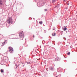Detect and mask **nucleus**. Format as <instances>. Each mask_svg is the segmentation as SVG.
Segmentation results:
<instances>
[{
	"mask_svg": "<svg viewBox=\"0 0 77 77\" xmlns=\"http://www.w3.org/2000/svg\"><path fill=\"white\" fill-rule=\"evenodd\" d=\"M19 35L20 38H24V33H23V32L22 31L21 32H20Z\"/></svg>",
	"mask_w": 77,
	"mask_h": 77,
	"instance_id": "2",
	"label": "nucleus"
},
{
	"mask_svg": "<svg viewBox=\"0 0 77 77\" xmlns=\"http://www.w3.org/2000/svg\"><path fill=\"white\" fill-rule=\"evenodd\" d=\"M8 50L10 53H12L14 51V49L11 47H10L8 48Z\"/></svg>",
	"mask_w": 77,
	"mask_h": 77,
	"instance_id": "3",
	"label": "nucleus"
},
{
	"mask_svg": "<svg viewBox=\"0 0 77 77\" xmlns=\"http://www.w3.org/2000/svg\"><path fill=\"white\" fill-rule=\"evenodd\" d=\"M64 28H63V30H64V31H65V30H66V29L67 28L66 27V26H64Z\"/></svg>",
	"mask_w": 77,
	"mask_h": 77,
	"instance_id": "5",
	"label": "nucleus"
},
{
	"mask_svg": "<svg viewBox=\"0 0 77 77\" xmlns=\"http://www.w3.org/2000/svg\"><path fill=\"white\" fill-rule=\"evenodd\" d=\"M55 1H56V0H52V2L54 3V2H55Z\"/></svg>",
	"mask_w": 77,
	"mask_h": 77,
	"instance_id": "9",
	"label": "nucleus"
},
{
	"mask_svg": "<svg viewBox=\"0 0 77 77\" xmlns=\"http://www.w3.org/2000/svg\"><path fill=\"white\" fill-rule=\"evenodd\" d=\"M45 11H47V9H45Z\"/></svg>",
	"mask_w": 77,
	"mask_h": 77,
	"instance_id": "13",
	"label": "nucleus"
},
{
	"mask_svg": "<svg viewBox=\"0 0 77 77\" xmlns=\"http://www.w3.org/2000/svg\"><path fill=\"white\" fill-rule=\"evenodd\" d=\"M52 35V36H55L56 35V33H53Z\"/></svg>",
	"mask_w": 77,
	"mask_h": 77,
	"instance_id": "6",
	"label": "nucleus"
},
{
	"mask_svg": "<svg viewBox=\"0 0 77 77\" xmlns=\"http://www.w3.org/2000/svg\"><path fill=\"white\" fill-rule=\"evenodd\" d=\"M0 71H1V72H2V73L4 72V70H3L2 69H1Z\"/></svg>",
	"mask_w": 77,
	"mask_h": 77,
	"instance_id": "7",
	"label": "nucleus"
},
{
	"mask_svg": "<svg viewBox=\"0 0 77 77\" xmlns=\"http://www.w3.org/2000/svg\"><path fill=\"white\" fill-rule=\"evenodd\" d=\"M51 70H53V68H51Z\"/></svg>",
	"mask_w": 77,
	"mask_h": 77,
	"instance_id": "14",
	"label": "nucleus"
},
{
	"mask_svg": "<svg viewBox=\"0 0 77 77\" xmlns=\"http://www.w3.org/2000/svg\"><path fill=\"white\" fill-rule=\"evenodd\" d=\"M8 22V24H10L11 23H12L13 22V20H12V18H9L7 20Z\"/></svg>",
	"mask_w": 77,
	"mask_h": 77,
	"instance_id": "1",
	"label": "nucleus"
},
{
	"mask_svg": "<svg viewBox=\"0 0 77 77\" xmlns=\"http://www.w3.org/2000/svg\"><path fill=\"white\" fill-rule=\"evenodd\" d=\"M39 23L40 24H42V21H40V22H39Z\"/></svg>",
	"mask_w": 77,
	"mask_h": 77,
	"instance_id": "8",
	"label": "nucleus"
},
{
	"mask_svg": "<svg viewBox=\"0 0 77 77\" xmlns=\"http://www.w3.org/2000/svg\"><path fill=\"white\" fill-rule=\"evenodd\" d=\"M27 63L28 64H30L31 63H30V62H29L28 63L27 62Z\"/></svg>",
	"mask_w": 77,
	"mask_h": 77,
	"instance_id": "12",
	"label": "nucleus"
},
{
	"mask_svg": "<svg viewBox=\"0 0 77 77\" xmlns=\"http://www.w3.org/2000/svg\"><path fill=\"white\" fill-rule=\"evenodd\" d=\"M67 5H69V4L68 3Z\"/></svg>",
	"mask_w": 77,
	"mask_h": 77,
	"instance_id": "17",
	"label": "nucleus"
},
{
	"mask_svg": "<svg viewBox=\"0 0 77 77\" xmlns=\"http://www.w3.org/2000/svg\"><path fill=\"white\" fill-rule=\"evenodd\" d=\"M3 5V2L2 1V0H0V6H2Z\"/></svg>",
	"mask_w": 77,
	"mask_h": 77,
	"instance_id": "4",
	"label": "nucleus"
},
{
	"mask_svg": "<svg viewBox=\"0 0 77 77\" xmlns=\"http://www.w3.org/2000/svg\"><path fill=\"white\" fill-rule=\"evenodd\" d=\"M33 38H34V35L33 36Z\"/></svg>",
	"mask_w": 77,
	"mask_h": 77,
	"instance_id": "16",
	"label": "nucleus"
},
{
	"mask_svg": "<svg viewBox=\"0 0 77 77\" xmlns=\"http://www.w3.org/2000/svg\"><path fill=\"white\" fill-rule=\"evenodd\" d=\"M2 44L3 45H2V46H3V45H5V42L2 43Z\"/></svg>",
	"mask_w": 77,
	"mask_h": 77,
	"instance_id": "11",
	"label": "nucleus"
},
{
	"mask_svg": "<svg viewBox=\"0 0 77 77\" xmlns=\"http://www.w3.org/2000/svg\"><path fill=\"white\" fill-rule=\"evenodd\" d=\"M56 77H57V76H56Z\"/></svg>",
	"mask_w": 77,
	"mask_h": 77,
	"instance_id": "18",
	"label": "nucleus"
},
{
	"mask_svg": "<svg viewBox=\"0 0 77 77\" xmlns=\"http://www.w3.org/2000/svg\"><path fill=\"white\" fill-rule=\"evenodd\" d=\"M67 54L68 55H69V54H70V53L69 52L68 53H67Z\"/></svg>",
	"mask_w": 77,
	"mask_h": 77,
	"instance_id": "10",
	"label": "nucleus"
},
{
	"mask_svg": "<svg viewBox=\"0 0 77 77\" xmlns=\"http://www.w3.org/2000/svg\"><path fill=\"white\" fill-rule=\"evenodd\" d=\"M64 2H66V0H64Z\"/></svg>",
	"mask_w": 77,
	"mask_h": 77,
	"instance_id": "15",
	"label": "nucleus"
}]
</instances>
